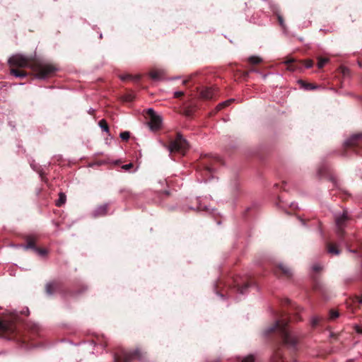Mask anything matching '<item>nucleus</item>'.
Wrapping results in <instances>:
<instances>
[{
  "label": "nucleus",
  "mask_w": 362,
  "mask_h": 362,
  "mask_svg": "<svg viewBox=\"0 0 362 362\" xmlns=\"http://www.w3.org/2000/svg\"><path fill=\"white\" fill-rule=\"evenodd\" d=\"M286 303L291 305L293 308V310L296 312L293 315L292 320H300L301 319L298 316L300 308L297 305H293L288 299L286 300ZM291 321V317L287 315L281 317L266 331L267 335H275L281 343L280 346L274 351L271 358V362H288L287 359L284 356L283 348L286 347L291 350L296 349L298 340L296 336L289 329L288 323Z\"/></svg>",
  "instance_id": "f257e3e1"
},
{
  "label": "nucleus",
  "mask_w": 362,
  "mask_h": 362,
  "mask_svg": "<svg viewBox=\"0 0 362 362\" xmlns=\"http://www.w3.org/2000/svg\"><path fill=\"white\" fill-rule=\"evenodd\" d=\"M11 75L22 78L28 75L24 70L29 67L34 76L39 79L52 77L58 71L56 65L36 57H27L22 54H15L8 61Z\"/></svg>",
  "instance_id": "f03ea898"
},
{
  "label": "nucleus",
  "mask_w": 362,
  "mask_h": 362,
  "mask_svg": "<svg viewBox=\"0 0 362 362\" xmlns=\"http://www.w3.org/2000/svg\"><path fill=\"white\" fill-rule=\"evenodd\" d=\"M255 284L250 275L235 276L227 281L219 280L216 286V293L221 297L228 295L230 291H235L241 294L247 293L248 288Z\"/></svg>",
  "instance_id": "7ed1b4c3"
},
{
  "label": "nucleus",
  "mask_w": 362,
  "mask_h": 362,
  "mask_svg": "<svg viewBox=\"0 0 362 362\" xmlns=\"http://www.w3.org/2000/svg\"><path fill=\"white\" fill-rule=\"evenodd\" d=\"M18 334L16 317L13 315H4L0 317V334L8 339H15Z\"/></svg>",
  "instance_id": "20e7f679"
},
{
  "label": "nucleus",
  "mask_w": 362,
  "mask_h": 362,
  "mask_svg": "<svg viewBox=\"0 0 362 362\" xmlns=\"http://www.w3.org/2000/svg\"><path fill=\"white\" fill-rule=\"evenodd\" d=\"M221 158L211 155H205L202 156L199 162V168L202 171V175L210 178L215 172L217 165H222Z\"/></svg>",
  "instance_id": "39448f33"
},
{
  "label": "nucleus",
  "mask_w": 362,
  "mask_h": 362,
  "mask_svg": "<svg viewBox=\"0 0 362 362\" xmlns=\"http://www.w3.org/2000/svg\"><path fill=\"white\" fill-rule=\"evenodd\" d=\"M349 151L362 156V134H354L345 141L341 154L347 156Z\"/></svg>",
  "instance_id": "423d86ee"
},
{
  "label": "nucleus",
  "mask_w": 362,
  "mask_h": 362,
  "mask_svg": "<svg viewBox=\"0 0 362 362\" xmlns=\"http://www.w3.org/2000/svg\"><path fill=\"white\" fill-rule=\"evenodd\" d=\"M189 145L185 139L178 133L174 140L170 141L168 150L170 153H178L184 155L188 149Z\"/></svg>",
  "instance_id": "0eeeda50"
},
{
  "label": "nucleus",
  "mask_w": 362,
  "mask_h": 362,
  "mask_svg": "<svg viewBox=\"0 0 362 362\" xmlns=\"http://www.w3.org/2000/svg\"><path fill=\"white\" fill-rule=\"evenodd\" d=\"M286 65V69L291 71H302L303 68H311L314 64V62L312 59L305 60H296L293 58L288 59L285 61Z\"/></svg>",
  "instance_id": "6e6552de"
},
{
  "label": "nucleus",
  "mask_w": 362,
  "mask_h": 362,
  "mask_svg": "<svg viewBox=\"0 0 362 362\" xmlns=\"http://www.w3.org/2000/svg\"><path fill=\"white\" fill-rule=\"evenodd\" d=\"M350 218L348 216L347 211H344L342 214V215L337 216L335 218V223L337 227V234L339 237V238L344 241V228L346 226L348 221H349Z\"/></svg>",
  "instance_id": "1a4fd4ad"
},
{
  "label": "nucleus",
  "mask_w": 362,
  "mask_h": 362,
  "mask_svg": "<svg viewBox=\"0 0 362 362\" xmlns=\"http://www.w3.org/2000/svg\"><path fill=\"white\" fill-rule=\"evenodd\" d=\"M142 357V352L141 349H136L131 351H125L122 353V356L115 355V362H129L134 359H140Z\"/></svg>",
  "instance_id": "9d476101"
},
{
  "label": "nucleus",
  "mask_w": 362,
  "mask_h": 362,
  "mask_svg": "<svg viewBox=\"0 0 362 362\" xmlns=\"http://www.w3.org/2000/svg\"><path fill=\"white\" fill-rule=\"evenodd\" d=\"M147 115L149 117L148 122L150 129L153 131L158 130L161 127L162 119L161 117L156 115L153 109H148L146 112Z\"/></svg>",
  "instance_id": "9b49d317"
},
{
  "label": "nucleus",
  "mask_w": 362,
  "mask_h": 362,
  "mask_svg": "<svg viewBox=\"0 0 362 362\" xmlns=\"http://www.w3.org/2000/svg\"><path fill=\"white\" fill-rule=\"evenodd\" d=\"M274 273L276 276L284 279H289L293 275L291 269L284 263L276 264L274 269Z\"/></svg>",
  "instance_id": "f8f14e48"
},
{
  "label": "nucleus",
  "mask_w": 362,
  "mask_h": 362,
  "mask_svg": "<svg viewBox=\"0 0 362 362\" xmlns=\"http://www.w3.org/2000/svg\"><path fill=\"white\" fill-rule=\"evenodd\" d=\"M61 288L62 284L59 281H53L45 285V292L48 296H52L59 291Z\"/></svg>",
  "instance_id": "ddd939ff"
},
{
  "label": "nucleus",
  "mask_w": 362,
  "mask_h": 362,
  "mask_svg": "<svg viewBox=\"0 0 362 362\" xmlns=\"http://www.w3.org/2000/svg\"><path fill=\"white\" fill-rule=\"evenodd\" d=\"M24 240L26 243V245L23 246L24 250L31 249L35 251L37 247L36 245V242L38 240L37 236L33 235H25Z\"/></svg>",
  "instance_id": "4468645a"
},
{
  "label": "nucleus",
  "mask_w": 362,
  "mask_h": 362,
  "mask_svg": "<svg viewBox=\"0 0 362 362\" xmlns=\"http://www.w3.org/2000/svg\"><path fill=\"white\" fill-rule=\"evenodd\" d=\"M317 173L320 177H328L330 181H332L333 184L336 185V179L330 174L327 166L322 165L317 170Z\"/></svg>",
  "instance_id": "2eb2a0df"
},
{
  "label": "nucleus",
  "mask_w": 362,
  "mask_h": 362,
  "mask_svg": "<svg viewBox=\"0 0 362 362\" xmlns=\"http://www.w3.org/2000/svg\"><path fill=\"white\" fill-rule=\"evenodd\" d=\"M109 210V204H104L99 205L93 212V216L95 217H98L100 216L105 215Z\"/></svg>",
  "instance_id": "dca6fc26"
},
{
  "label": "nucleus",
  "mask_w": 362,
  "mask_h": 362,
  "mask_svg": "<svg viewBox=\"0 0 362 362\" xmlns=\"http://www.w3.org/2000/svg\"><path fill=\"white\" fill-rule=\"evenodd\" d=\"M200 97L204 100H210L214 98V91L211 88H204L199 92Z\"/></svg>",
  "instance_id": "f3484780"
},
{
  "label": "nucleus",
  "mask_w": 362,
  "mask_h": 362,
  "mask_svg": "<svg viewBox=\"0 0 362 362\" xmlns=\"http://www.w3.org/2000/svg\"><path fill=\"white\" fill-rule=\"evenodd\" d=\"M326 249L327 252L332 255H338L341 252L337 245L333 243H327L326 244Z\"/></svg>",
  "instance_id": "a211bd4d"
},
{
  "label": "nucleus",
  "mask_w": 362,
  "mask_h": 362,
  "mask_svg": "<svg viewBox=\"0 0 362 362\" xmlns=\"http://www.w3.org/2000/svg\"><path fill=\"white\" fill-rule=\"evenodd\" d=\"M164 75V71L161 69H153L150 71L149 76L153 80H160Z\"/></svg>",
  "instance_id": "6ab92c4d"
},
{
  "label": "nucleus",
  "mask_w": 362,
  "mask_h": 362,
  "mask_svg": "<svg viewBox=\"0 0 362 362\" xmlns=\"http://www.w3.org/2000/svg\"><path fill=\"white\" fill-rule=\"evenodd\" d=\"M30 332L31 334L33 335L32 337V339H34L35 336L37 335V336H40V331H41V328L40 327V326L38 325H33L30 326Z\"/></svg>",
  "instance_id": "aec40b11"
},
{
  "label": "nucleus",
  "mask_w": 362,
  "mask_h": 362,
  "mask_svg": "<svg viewBox=\"0 0 362 362\" xmlns=\"http://www.w3.org/2000/svg\"><path fill=\"white\" fill-rule=\"evenodd\" d=\"M120 78L123 81L132 80L134 81H139L141 78V76H139V75L132 76L131 74H126V75L121 76Z\"/></svg>",
  "instance_id": "412c9836"
},
{
  "label": "nucleus",
  "mask_w": 362,
  "mask_h": 362,
  "mask_svg": "<svg viewBox=\"0 0 362 362\" xmlns=\"http://www.w3.org/2000/svg\"><path fill=\"white\" fill-rule=\"evenodd\" d=\"M66 197L64 193H59V199L56 202V205L57 206H62L66 202Z\"/></svg>",
  "instance_id": "4be33fe9"
},
{
  "label": "nucleus",
  "mask_w": 362,
  "mask_h": 362,
  "mask_svg": "<svg viewBox=\"0 0 362 362\" xmlns=\"http://www.w3.org/2000/svg\"><path fill=\"white\" fill-rule=\"evenodd\" d=\"M262 59L258 57L252 56L248 58L247 62L251 65L258 64L262 62Z\"/></svg>",
  "instance_id": "5701e85b"
},
{
  "label": "nucleus",
  "mask_w": 362,
  "mask_h": 362,
  "mask_svg": "<svg viewBox=\"0 0 362 362\" xmlns=\"http://www.w3.org/2000/svg\"><path fill=\"white\" fill-rule=\"evenodd\" d=\"M234 101L233 99H230V100H228L225 102H223L221 103H219L217 107H216V109L218 111L225 108L226 107H228V105H230Z\"/></svg>",
  "instance_id": "b1692460"
},
{
  "label": "nucleus",
  "mask_w": 362,
  "mask_h": 362,
  "mask_svg": "<svg viewBox=\"0 0 362 362\" xmlns=\"http://www.w3.org/2000/svg\"><path fill=\"white\" fill-rule=\"evenodd\" d=\"M237 362H255V357L252 355H249L243 358L238 357Z\"/></svg>",
  "instance_id": "393cba45"
},
{
  "label": "nucleus",
  "mask_w": 362,
  "mask_h": 362,
  "mask_svg": "<svg viewBox=\"0 0 362 362\" xmlns=\"http://www.w3.org/2000/svg\"><path fill=\"white\" fill-rule=\"evenodd\" d=\"M317 59H318L317 67L319 69L323 68V66L329 62V59L328 58L322 57H319L317 58Z\"/></svg>",
  "instance_id": "a878e982"
},
{
  "label": "nucleus",
  "mask_w": 362,
  "mask_h": 362,
  "mask_svg": "<svg viewBox=\"0 0 362 362\" xmlns=\"http://www.w3.org/2000/svg\"><path fill=\"white\" fill-rule=\"evenodd\" d=\"M98 124L103 131L109 132V126L107 121L105 119L100 120Z\"/></svg>",
  "instance_id": "bb28decb"
},
{
  "label": "nucleus",
  "mask_w": 362,
  "mask_h": 362,
  "mask_svg": "<svg viewBox=\"0 0 362 362\" xmlns=\"http://www.w3.org/2000/svg\"><path fill=\"white\" fill-rule=\"evenodd\" d=\"M339 316V312L337 310H333V309L329 310V319L330 320H334Z\"/></svg>",
  "instance_id": "cd10ccee"
},
{
  "label": "nucleus",
  "mask_w": 362,
  "mask_h": 362,
  "mask_svg": "<svg viewBox=\"0 0 362 362\" xmlns=\"http://www.w3.org/2000/svg\"><path fill=\"white\" fill-rule=\"evenodd\" d=\"M302 86L307 90H314L317 88V86H314L313 84L312 83H305L303 81H299Z\"/></svg>",
  "instance_id": "c85d7f7f"
},
{
  "label": "nucleus",
  "mask_w": 362,
  "mask_h": 362,
  "mask_svg": "<svg viewBox=\"0 0 362 362\" xmlns=\"http://www.w3.org/2000/svg\"><path fill=\"white\" fill-rule=\"evenodd\" d=\"M134 99V95L133 93H128L123 96V100L124 102H132Z\"/></svg>",
  "instance_id": "c756f323"
},
{
  "label": "nucleus",
  "mask_w": 362,
  "mask_h": 362,
  "mask_svg": "<svg viewBox=\"0 0 362 362\" xmlns=\"http://www.w3.org/2000/svg\"><path fill=\"white\" fill-rule=\"evenodd\" d=\"M275 13H276V16H277V19H278V21H279V25H280L283 28H285V26H286V25H285L284 20V18H283L282 16H281L280 13H277V12H275Z\"/></svg>",
  "instance_id": "7c9ffc66"
},
{
  "label": "nucleus",
  "mask_w": 362,
  "mask_h": 362,
  "mask_svg": "<svg viewBox=\"0 0 362 362\" xmlns=\"http://www.w3.org/2000/svg\"><path fill=\"white\" fill-rule=\"evenodd\" d=\"M119 136L123 141H128L130 137V133L129 132H122L120 133Z\"/></svg>",
  "instance_id": "2f4dec72"
},
{
  "label": "nucleus",
  "mask_w": 362,
  "mask_h": 362,
  "mask_svg": "<svg viewBox=\"0 0 362 362\" xmlns=\"http://www.w3.org/2000/svg\"><path fill=\"white\" fill-rule=\"evenodd\" d=\"M35 252H37L40 256H45L47 253V250L38 247L35 249Z\"/></svg>",
  "instance_id": "473e14b6"
},
{
  "label": "nucleus",
  "mask_w": 362,
  "mask_h": 362,
  "mask_svg": "<svg viewBox=\"0 0 362 362\" xmlns=\"http://www.w3.org/2000/svg\"><path fill=\"white\" fill-rule=\"evenodd\" d=\"M322 320V319L320 317H318V316L314 317L312 320V325L313 327L318 325L320 323Z\"/></svg>",
  "instance_id": "72a5a7b5"
},
{
  "label": "nucleus",
  "mask_w": 362,
  "mask_h": 362,
  "mask_svg": "<svg viewBox=\"0 0 362 362\" xmlns=\"http://www.w3.org/2000/svg\"><path fill=\"white\" fill-rule=\"evenodd\" d=\"M322 269V267L320 264H315L313 267V272L318 273L320 272Z\"/></svg>",
  "instance_id": "f704fd0d"
},
{
  "label": "nucleus",
  "mask_w": 362,
  "mask_h": 362,
  "mask_svg": "<svg viewBox=\"0 0 362 362\" xmlns=\"http://www.w3.org/2000/svg\"><path fill=\"white\" fill-rule=\"evenodd\" d=\"M185 95V93L183 91H175L174 93V98H180L182 97Z\"/></svg>",
  "instance_id": "c9c22d12"
},
{
  "label": "nucleus",
  "mask_w": 362,
  "mask_h": 362,
  "mask_svg": "<svg viewBox=\"0 0 362 362\" xmlns=\"http://www.w3.org/2000/svg\"><path fill=\"white\" fill-rule=\"evenodd\" d=\"M133 166H134V165L132 163H129V164H126V165H122V168L125 170H129L132 168H133Z\"/></svg>",
  "instance_id": "e433bc0d"
},
{
  "label": "nucleus",
  "mask_w": 362,
  "mask_h": 362,
  "mask_svg": "<svg viewBox=\"0 0 362 362\" xmlns=\"http://www.w3.org/2000/svg\"><path fill=\"white\" fill-rule=\"evenodd\" d=\"M240 74H241V76H242L244 79H245V78H247L249 76L250 71H242V72H240Z\"/></svg>",
  "instance_id": "4c0bfd02"
},
{
  "label": "nucleus",
  "mask_w": 362,
  "mask_h": 362,
  "mask_svg": "<svg viewBox=\"0 0 362 362\" xmlns=\"http://www.w3.org/2000/svg\"><path fill=\"white\" fill-rule=\"evenodd\" d=\"M355 330L357 333L362 334V327L359 326H356Z\"/></svg>",
  "instance_id": "58836bf2"
},
{
  "label": "nucleus",
  "mask_w": 362,
  "mask_h": 362,
  "mask_svg": "<svg viewBox=\"0 0 362 362\" xmlns=\"http://www.w3.org/2000/svg\"><path fill=\"white\" fill-rule=\"evenodd\" d=\"M197 209L199 211H208V208L204 206V207H202V205H199L198 207H197Z\"/></svg>",
  "instance_id": "ea45409f"
},
{
  "label": "nucleus",
  "mask_w": 362,
  "mask_h": 362,
  "mask_svg": "<svg viewBox=\"0 0 362 362\" xmlns=\"http://www.w3.org/2000/svg\"><path fill=\"white\" fill-rule=\"evenodd\" d=\"M356 300L358 303L362 304V295L356 297Z\"/></svg>",
  "instance_id": "a19ab883"
},
{
  "label": "nucleus",
  "mask_w": 362,
  "mask_h": 362,
  "mask_svg": "<svg viewBox=\"0 0 362 362\" xmlns=\"http://www.w3.org/2000/svg\"><path fill=\"white\" fill-rule=\"evenodd\" d=\"M290 207L293 209V210H295L296 209H297V205L294 203H291V205H290Z\"/></svg>",
  "instance_id": "79ce46f5"
},
{
  "label": "nucleus",
  "mask_w": 362,
  "mask_h": 362,
  "mask_svg": "<svg viewBox=\"0 0 362 362\" xmlns=\"http://www.w3.org/2000/svg\"><path fill=\"white\" fill-rule=\"evenodd\" d=\"M247 71H250V74L251 72L257 71V69H256L255 68H254V67H252V68H250V69L249 70H247Z\"/></svg>",
  "instance_id": "37998d69"
},
{
  "label": "nucleus",
  "mask_w": 362,
  "mask_h": 362,
  "mask_svg": "<svg viewBox=\"0 0 362 362\" xmlns=\"http://www.w3.org/2000/svg\"><path fill=\"white\" fill-rule=\"evenodd\" d=\"M188 81H189V80H184V81H182V84H183V85H186V84L188 83Z\"/></svg>",
  "instance_id": "c03bdc74"
},
{
  "label": "nucleus",
  "mask_w": 362,
  "mask_h": 362,
  "mask_svg": "<svg viewBox=\"0 0 362 362\" xmlns=\"http://www.w3.org/2000/svg\"><path fill=\"white\" fill-rule=\"evenodd\" d=\"M318 287H319V285L317 284H316V285L315 286V290L318 289Z\"/></svg>",
  "instance_id": "a18cd8bd"
},
{
  "label": "nucleus",
  "mask_w": 362,
  "mask_h": 362,
  "mask_svg": "<svg viewBox=\"0 0 362 362\" xmlns=\"http://www.w3.org/2000/svg\"><path fill=\"white\" fill-rule=\"evenodd\" d=\"M165 193L166 195H169V192L168 191H165Z\"/></svg>",
  "instance_id": "49530a36"
},
{
  "label": "nucleus",
  "mask_w": 362,
  "mask_h": 362,
  "mask_svg": "<svg viewBox=\"0 0 362 362\" xmlns=\"http://www.w3.org/2000/svg\"><path fill=\"white\" fill-rule=\"evenodd\" d=\"M316 276H313V279L315 281L316 280Z\"/></svg>",
  "instance_id": "de8ad7c7"
},
{
  "label": "nucleus",
  "mask_w": 362,
  "mask_h": 362,
  "mask_svg": "<svg viewBox=\"0 0 362 362\" xmlns=\"http://www.w3.org/2000/svg\"><path fill=\"white\" fill-rule=\"evenodd\" d=\"M125 191H126L125 189H122V190H121L120 192H125Z\"/></svg>",
  "instance_id": "09e8293b"
}]
</instances>
